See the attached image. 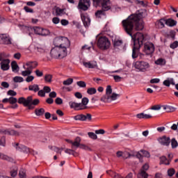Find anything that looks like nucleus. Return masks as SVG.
Returning a JSON list of instances; mask_svg holds the SVG:
<instances>
[{"instance_id":"f257e3e1","label":"nucleus","mask_w":178,"mask_h":178,"mask_svg":"<svg viewBox=\"0 0 178 178\" xmlns=\"http://www.w3.org/2000/svg\"><path fill=\"white\" fill-rule=\"evenodd\" d=\"M147 16V10L144 9L138 10L136 13L131 14L126 19L122 21V25L124 31L128 35L131 37L134 41V47L132 50V58L136 59L138 56V51L141 45L144 42V35L142 33H136L133 35L134 31H140L144 29V22L143 18Z\"/></svg>"},{"instance_id":"f03ea898","label":"nucleus","mask_w":178,"mask_h":178,"mask_svg":"<svg viewBox=\"0 0 178 178\" xmlns=\"http://www.w3.org/2000/svg\"><path fill=\"white\" fill-rule=\"evenodd\" d=\"M119 97H120V95L112 92V86H108L106 89V95L102 97L101 101L102 102L109 104L112 102V101H116Z\"/></svg>"},{"instance_id":"7ed1b4c3","label":"nucleus","mask_w":178,"mask_h":178,"mask_svg":"<svg viewBox=\"0 0 178 178\" xmlns=\"http://www.w3.org/2000/svg\"><path fill=\"white\" fill-rule=\"evenodd\" d=\"M18 104H23L24 106H27L29 109H34V106L40 104V99H35L33 100L32 96H29L26 99L24 97H19Z\"/></svg>"},{"instance_id":"20e7f679","label":"nucleus","mask_w":178,"mask_h":178,"mask_svg":"<svg viewBox=\"0 0 178 178\" xmlns=\"http://www.w3.org/2000/svg\"><path fill=\"white\" fill-rule=\"evenodd\" d=\"M50 55L51 58H54V59H63V58L67 56V51H66L65 48L63 49L59 47H55L51 49Z\"/></svg>"},{"instance_id":"39448f33","label":"nucleus","mask_w":178,"mask_h":178,"mask_svg":"<svg viewBox=\"0 0 178 178\" xmlns=\"http://www.w3.org/2000/svg\"><path fill=\"white\" fill-rule=\"evenodd\" d=\"M97 47L102 51H106L111 48V41L106 36H101L97 40Z\"/></svg>"},{"instance_id":"423d86ee","label":"nucleus","mask_w":178,"mask_h":178,"mask_svg":"<svg viewBox=\"0 0 178 178\" xmlns=\"http://www.w3.org/2000/svg\"><path fill=\"white\" fill-rule=\"evenodd\" d=\"M89 99L87 97H83L81 100V103H76L74 102H70V108L75 109L76 111H82L87 108Z\"/></svg>"},{"instance_id":"0eeeda50","label":"nucleus","mask_w":178,"mask_h":178,"mask_svg":"<svg viewBox=\"0 0 178 178\" xmlns=\"http://www.w3.org/2000/svg\"><path fill=\"white\" fill-rule=\"evenodd\" d=\"M93 6L101 7L104 12L111 10V0H92Z\"/></svg>"},{"instance_id":"6e6552de","label":"nucleus","mask_w":178,"mask_h":178,"mask_svg":"<svg viewBox=\"0 0 178 178\" xmlns=\"http://www.w3.org/2000/svg\"><path fill=\"white\" fill-rule=\"evenodd\" d=\"M13 147H15L17 151H19V152H24V154H32L33 155H37V152L34 150H31L29 147L19 145V143H13Z\"/></svg>"},{"instance_id":"1a4fd4ad","label":"nucleus","mask_w":178,"mask_h":178,"mask_svg":"<svg viewBox=\"0 0 178 178\" xmlns=\"http://www.w3.org/2000/svg\"><path fill=\"white\" fill-rule=\"evenodd\" d=\"M134 66L136 69L140 70V72H147L150 67L149 63L146 61H136Z\"/></svg>"},{"instance_id":"9d476101","label":"nucleus","mask_w":178,"mask_h":178,"mask_svg":"<svg viewBox=\"0 0 178 178\" xmlns=\"http://www.w3.org/2000/svg\"><path fill=\"white\" fill-rule=\"evenodd\" d=\"M155 51V46L152 42H147L144 44L143 52L146 55H152Z\"/></svg>"},{"instance_id":"9b49d317","label":"nucleus","mask_w":178,"mask_h":178,"mask_svg":"<svg viewBox=\"0 0 178 178\" xmlns=\"http://www.w3.org/2000/svg\"><path fill=\"white\" fill-rule=\"evenodd\" d=\"M33 30L34 31L35 33H36L38 35H42L45 37L47 35H49L50 34L49 30L42 29L38 26L33 27Z\"/></svg>"},{"instance_id":"f8f14e48","label":"nucleus","mask_w":178,"mask_h":178,"mask_svg":"<svg viewBox=\"0 0 178 178\" xmlns=\"http://www.w3.org/2000/svg\"><path fill=\"white\" fill-rule=\"evenodd\" d=\"M157 141L164 147H169L170 145V138L169 136H163L157 138Z\"/></svg>"},{"instance_id":"ddd939ff","label":"nucleus","mask_w":178,"mask_h":178,"mask_svg":"<svg viewBox=\"0 0 178 178\" xmlns=\"http://www.w3.org/2000/svg\"><path fill=\"white\" fill-rule=\"evenodd\" d=\"M90 6V0H80L78 8L81 10H88V7Z\"/></svg>"},{"instance_id":"4468645a","label":"nucleus","mask_w":178,"mask_h":178,"mask_svg":"<svg viewBox=\"0 0 178 178\" xmlns=\"http://www.w3.org/2000/svg\"><path fill=\"white\" fill-rule=\"evenodd\" d=\"M1 43L5 45H10L12 44V38L8 34L0 35Z\"/></svg>"},{"instance_id":"2eb2a0df","label":"nucleus","mask_w":178,"mask_h":178,"mask_svg":"<svg viewBox=\"0 0 178 178\" xmlns=\"http://www.w3.org/2000/svg\"><path fill=\"white\" fill-rule=\"evenodd\" d=\"M149 169V165L148 163H145L140 170V172L138 174V178H148V174L145 172V170H148Z\"/></svg>"},{"instance_id":"dca6fc26","label":"nucleus","mask_w":178,"mask_h":178,"mask_svg":"<svg viewBox=\"0 0 178 178\" xmlns=\"http://www.w3.org/2000/svg\"><path fill=\"white\" fill-rule=\"evenodd\" d=\"M74 120H81V122H84L86 120H91L92 116L91 114L88 113L86 115L80 114L74 117Z\"/></svg>"},{"instance_id":"f3484780","label":"nucleus","mask_w":178,"mask_h":178,"mask_svg":"<svg viewBox=\"0 0 178 178\" xmlns=\"http://www.w3.org/2000/svg\"><path fill=\"white\" fill-rule=\"evenodd\" d=\"M61 41V47H58L59 48H65V51H67V48L70 47V41L66 37H60Z\"/></svg>"},{"instance_id":"a211bd4d","label":"nucleus","mask_w":178,"mask_h":178,"mask_svg":"<svg viewBox=\"0 0 178 178\" xmlns=\"http://www.w3.org/2000/svg\"><path fill=\"white\" fill-rule=\"evenodd\" d=\"M81 18L83 23V25L86 27H88V26L90 25V23H91V19H90V17H88V13H81Z\"/></svg>"},{"instance_id":"6ab92c4d","label":"nucleus","mask_w":178,"mask_h":178,"mask_svg":"<svg viewBox=\"0 0 178 178\" xmlns=\"http://www.w3.org/2000/svg\"><path fill=\"white\" fill-rule=\"evenodd\" d=\"M9 63H10V60L9 59L3 60L0 63L1 70H3V71L9 70V67H10Z\"/></svg>"},{"instance_id":"aec40b11","label":"nucleus","mask_w":178,"mask_h":178,"mask_svg":"<svg viewBox=\"0 0 178 178\" xmlns=\"http://www.w3.org/2000/svg\"><path fill=\"white\" fill-rule=\"evenodd\" d=\"M24 66L33 72V69H35L36 66H38V63L36 61H29Z\"/></svg>"},{"instance_id":"412c9836","label":"nucleus","mask_w":178,"mask_h":178,"mask_svg":"<svg viewBox=\"0 0 178 178\" xmlns=\"http://www.w3.org/2000/svg\"><path fill=\"white\" fill-rule=\"evenodd\" d=\"M83 65L84 67H87L88 69H95L97 66V62L95 61H89V62H83Z\"/></svg>"},{"instance_id":"4be33fe9","label":"nucleus","mask_w":178,"mask_h":178,"mask_svg":"<svg viewBox=\"0 0 178 178\" xmlns=\"http://www.w3.org/2000/svg\"><path fill=\"white\" fill-rule=\"evenodd\" d=\"M165 24H166L165 19H161L155 23L156 29H163V27H165Z\"/></svg>"},{"instance_id":"5701e85b","label":"nucleus","mask_w":178,"mask_h":178,"mask_svg":"<svg viewBox=\"0 0 178 178\" xmlns=\"http://www.w3.org/2000/svg\"><path fill=\"white\" fill-rule=\"evenodd\" d=\"M163 84L165 86V87H170V84L175 86V79L173 78H167L166 80L163 82Z\"/></svg>"},{"instance_id":"b1692460","label":"nucleus","mask_w":178,"mask_h":178,"mask_svg":"<svg viewBox=\"0 0 178 178\" xmlns=\"http://www.w3.org/2000/svg\"><path fill=\"white\" fill-rule=\"evenodd\" d=\"M165 24L166 26H168V27H174V26L177 24V22L175 19L169 18L165 19Z\"/></svg>"},{"instance_id":"393cba45","label":"nucleus","mask_w":178,"mask_h":178,"mask_svg":"<svg viewBox=\"0 0 178 178\" xmlns=\"http://www.w3.org/2000/svg\"><path fill=\"white\" fill-rule=\"evenodd\" d=\"M19 29L23 31V33H29V35L30 32L33 31V28L25 25H19Z\"/></svg>"},{"instance_id":"a878e982","label":"nucleus","mask_w":178,"mask_h":178,"mask_svg":"<svg viewBox=\"0 0 178 178\" xmlns=\"http://www.w3.org/2000/svg\"><path fill=\"white\" fill-rule=\"evenodd\" d=\"M70 144L72 145V147H76V148H79V147H80V143H81V138H80V137H76L75 140L73 141H70Z\"/></svg>"},{"instance_id":"bb28decb","label":"nucleus","mask_w":178,"mask_h":178,"mask_svg":"<svg viewBox=\"0 0 178 178\" xmlns=\"http://www.w3.org/2000/svg\"><path fill=\"white\" fill-rule=\"evenodd\" d=\"M29 91H33V92H38L40 91V86L38 84H33L29 86Z\"/></svg>"},{"instance_id":"cd10ccee","label":"nucleus","mask_w":178,"mask_h":178,"mask_svg":"<svg viewBox=\"0 0 178 178\" xmlns=\"http://www.w3.org/2000/svg\"><path fill=\"white\" fill-rule=\"evenodd\" d=\"M24 69H25L24 71L22 72V76H24V77L29 76L31 73H33V71L31 70H29L26 65H23Z\"/></svg>"},{"instance_id":"c85d7f7f","label":"nucleus","mask_w":178,"mask_h":178,"mask_svg":"<svg viewBox=\"0 0 178 178\" xmlns=\"http://www.w3.org/2000/svg\"><path fill=\"white\" fill-rule=\"evenodd\" d=\"M17 166H13L10 168V175L11 177H16L17 176Z\"/></svg>"},{"instance_id":"c756f323","label":"nucleus","mask_w":178,"mask_h":178,"mask_svg":"<svg viewBox=\"0 0 178 178\" xmlns=\"http://www.w3.org/2000/svg\"><path fill=\"white\" fill-rule=\"evenodd\" d=\"M155 65L159 66H165L166 65V60L164 58H160L154 61Z\"/></svg>"},{"instance_id":"7c9ffc66","label":"nucleus","mask_w":178,"mask_h":178,"mask_svg":"<svg viewBox=\"0 0 178 178\" xmlns=\"http://www.w3.org/2000/svg\"><path fill=\"white\" fill-rule=\"evenodd\" d=\"M11 67L14 73H17L19 72V65H17V63L16 61H13L11 63Z\"/></svg>"},{"instance_id":"2f4dec72","label":"nucleus","mask_w":178,"mask_h":178,"mask_svg":"<svg viewBox=\"0 0 178 178\" xmlns=\"http://www.w3.org/2000/svg\"><path fill=\"white\" fill-rule=\"evenodd\" d=\"M160 163L161 165H170V162L165 156L160 157Z\"/></svg>"},{"instance_id":"473e14b6","label":"nucleus","mask_w":178,"mask_h":178,"mask_svg":"<svg viewBox=\"0 0 178 178\" xmlns=\"http://www.w3.org/2000/svg\"><path fill=\"white\" fill-rule=\"evenodd\" d=\"M4 134H8V136H19V132L15 130H5L3 131Z\"/></svg>"},{"instance_id":"72a5a7b5","label":"nucleus","mask_w":178,"mask_h":178,"mask_svg":"<svg viewBox=\"0 0 178 178\" xmlns=\"http://www.w3.org/2000/svg\"><path fill=\"white\" fill-rule=\"evenodd\" d=\"M65 9L63 8H60L59 7L56 8V16H63V15H65L66 13V12H65Z\"/></svg>"},{"instance_id":"f704fd0d","label":"nucleus","mask_w":178,"mask_h":178,"mask_svg":"<svg viewBox=\"0 0 178 178\" xmlns=\"http://www.w3.org/2000/svg\"><path fill=\"white\" fill-rule=\"evenodd\" d=\"M35 113L36 116H42L45 113V110L44 108H37L35 110Z\"/></svg>"},{"instance_id":"c9c22d12","label":"nucleus","mask_w":178,"mask_h":178,"mask_svg":"<svg viewBox=\"0 0 178 178\" xmlns=\"http://www.w3.org/2000/svg\"><path fill=\"white\" fill-rule=\"evenodd\" d=\"M141 152H136L134 154H132V156H136L139 159L140 162H143V154L140 153Z\"/></svg>"},{"instance_id":"e433bc0d","label":"nucleus","mask_w":178,"mask_h":178,"mask_svg":"<svg viewBox=\"0 0 178 178\" xmlns=\"http://www.w3.org/2000/svg\"><path fill=\"white\" fill-rule=\"evenodd\" d=\"M54 44L55 47H61L60 37H57L54 40Z\"/></svg>"},{"instance_id":"4c0bfd02","label":"nucleus","mask_w":178,"mask_h":178,"mask_svg":"<svg viewBox=\"0 0 178 178\" xmlns=\"http://www.w3.org/2000/svg\"><path fill=\"white\" fill-rule=\"evenodd\" d=\"M0 159H3V161H8V162H11L12 161V158L2 153H0Z\"/></svg>"},{"instance_id":"58836bf2","label":"nucleus","mask_w":178,"mask_h":178,"mask_svg":"<svg viewBox=\"0 0 178 178\" xmlns=\"http://www.w3.org/2000/svg\"><path fill=\"white\" fill-rule=\"evenodd\" d=\"M113 42L115 48H118V47H120V45L123 44V41H122V40H113Z\"/></svg>"},{"instance_id":"ea45409f","label":"nucleus","mask_w":178,"mask_h":178,"mask_svg":"<svg viewBox=\"0 0 178 178\" xmlns=\"http://www.w3.org/2000/svg\"><path fill=\"white\" fill-rule=\"evenodd\" d=\"M87 94L89 95H94V94H97V89H95V88H89L87 90Z\"/></svg>"},{"instance_id":"a19ab883","label":"nucleus","mask_w":178,"mask_h":178,"mask_svg":"<svg viewBox=\"0 0 178 178\" xmlns=\"http://www.w3.org/2000/svg\"><path fill=\"white\" fill-rule=\"evenodd\" d=\"M6 58H9V54L5 52L0 53V62L6 60Z\"/></svg>"},{"instance_id":"79ce46f5","label":"nucleus","mask_w":178,"mask_h":178,"mask_svg":"<svg viewBox=\"0 0 178 178\" xmlns=\"http://www.w3.org/2000/svg\"><path fill=\"white\" fill-rule=\"evenodd\" d=\"M163 109L166 111V112H175V108L172 106H164Z\"/></svg>"},{"instance_id":"37998d69","label":"nucleus","mask_w":178,"mask_h":178,"mask_svg":"<svg viewBox=\"0 0 178 178\" xmlns=\"http://www.w3.org/2000/svg\"><path fill=\"white\" fill-rule=\"evenodd\" d=\"M19 178H26L27 175H26V170L22 168L19 170Z\"/></svg>"},{"instance_id":"c03bdc74","label":"nucleus","mask_w":178,"mask_h":178,"mask_svg":"<svg viewBox=\"0 0 178 178\" xmlns=\"http://www.w3.org/2000/svg\"><path fill=\"white\" fill-rule=\"evenodd\" d=\"M63 86H71V84H73V79L69 78L65 81H63Z\"/></svg>"},{"instance_id":"a18cd8bd","label":"nucleus","mask_w":178,"mask_h":178,"mask_svg":"<svg viewBox=\"0 0 178 178\" xmlns=\"http://www.w3.org/2000/svg\"><path fill=\"white\" fill-rule=\"evenodd\" d=\"M14 83H23L24 79L22 76H15L13 78Z\"/></svg>"},{"instance_id":"49530a36","label":"nucleus","mask_w":178,"mask_h":178,"mask_svg":"<svg viewBox=\"0 0 178 178\" xmlns=\"http://www.w3.org/2000/svg\"><path fill=\"white\" fill-rule=\"evenodd\" d=\"M65 154H68L69 155H73L74 156H76V155L77 154V152H76L73 149H66L65 150Z\"/></svg>"},{"instance_id":"de8ad7c7","label":"nucleus","mask_w":178,"mask_h":178,"mask_svg":"<svg viewBox=\"0 0 178 178\" xmlns=\"http://www.w3.org/2000/svg\"><path fill=\"white\" fill-rule=\"evenodd\" d=\"M50 149H52V151H54L57 154H60V155L62 154V151L63 150V149H59L58 147H56L55 146L51 147Z\"/></svg>"},{"instance_id":"09e8293b","label":"nucleus","mask_w":178,"mask_h":178,"mask_svg":"<svg viewBox=\"0 0 178 178\" xmlns=\"http://www.w3.org/2000/svg\"><path fill=\"white\" fill-rule=\"evenodd\" d=\"M171 147L172 149L177 148L178 143L177 140H176V138H172L171 140Z\"/></svg>"},{"instance_id":"8fccbe9b","label":"nucleus","mask_w":178,"mask_h":178,"mask_svg":"<svg viewBox=\"0 0 178 178\" xmlns=\"http://www.w3.org/2000/svg\"><path fill=\"white\" fill-rule=\"evenodd\" d=\"M44 81L46 83H51L52 81V75L47 74L44 76Z\"/></svg>"},{"instance_id":"3c124183","label":"nucleus","mask_w":178,"mask_h":178,"mask_svg":"<svg viewBox=\"0 0 178 178\" xmlns=\"http://www.w3.org/2000/svg\"><path fill=\"white\" fill-rule=\"evenodd\" d=\"M88 136L90 137V138H92V140H97L98 138L97 134H94L93 132H88Z\"/></svg>"},{"instance_id":"603ef678","label":"nucleus","mask_w":178,"mask_h":178,"mask_svg":"<svg viewBox=\"0 0 178 178\" xmlns=\"http://www.w3.org/2000/svg\"><path fill=\"white\" fill-rule=\"evenodd\" d=\"M140 152L142 154V156H145V158H149L151 156L149 152L147 150H140Z\"/></svg>"},{"instance_id":"864d4df0","label":"nucleus","mask_w":178,"mask_h":178,"mask_svg":"<svg viewBox=\"0 0 178 178\" xmlns=\"http://www.w3.org/2000/svg\"><path fill=\"white\" fill-rule=\"evenodd\" d=\"M130 156H133V154H129V152H122V158L123 159H127V158H130Z\"/></svg>"},{"instance_id":"5fc2aeb1","label":"nucleus","mask_w":178,"mask_h":178,"mask_svg":"<svg viewBox=\"0 0 178 178\" xmlns=\"http://www.w3.org/2000/svg\"><path fill=\"white\" fill-rule=\"evenodd\" d=\"M76 84L79 87H81V88H85V87H86L87 84L86 83V82L83 81H79L76 82Z\"/></svg>"},{"instance_id":"6e6d98bb","label":"nucleus","mask_w":178,"mask_h":178,"mask_svg":"<svg viewBox=\"0 0 178 178\" xmlns=\"http://www.w3.org/2000/svg\"><path fill=\"white\" fill-rule=\"evenodd\" d=\"M17 99L16 97H11L9 98V104H10L11 105L17 104Z\"/></svg>"},{"instance_id":"4d7b16f0","label":"nucleus","mask_w":178,"mask_h":178,"mask_svg":"<svg viewBox=\"0 0 178 178\" xmlns=\"http://www.w3.org/2000/svg\"><path fill=\"white\" fill-rule=\"evenodd\" d=\"M168 37L172 40H175V37H176V32L175 31H170L168 33Z\"/></svg>"},{"instance_id":"13d9d810","label":"nucleus","mask_w":178,"mask_h":178,"mask_svg":"<svg viewBox=\"0 0 178 178\" xmlns=\"http://www.w3.org/2000/svg\"><path fill=\"white\" fill-rule=\"evenodd\" d=\"M52 23H54V24H59V23H60V19L58 17H54L52 19Z\"/></svg>"},{"instance_id":"bf43d9fd","label":"nucleus","mask_w":178,"mask_h":178,"mask_svg":"<svg viewBox=\"0 0 178 178\" xmlns=\"http://www.w3.org/2000/svg\"><path fill=\"white\" fill-rule=\"evenodd\" d=\"M79 148H81V149H85L86 151H91V148H90V147L84 144H81V145L79 146Z\"/></svg>"},{"instance_id":"052dcab7","label":"nucleus","mask_w":178,"mask_h":178,"mask_svg":"<svg viewBox=\"0 0 178 178\" xmlns=\"http://www.w3.org/2000/svg\"><path fill=\"white\" fill-rule=\"evenodd\" d=\"M35 73L37 77H42V76H44V73L42 71H40V70H36L35 71Z\"/></svg>"},{"instance_id":"680f3d73","label":"nucleus","mask_w":178,"mask_h":178,"mask_svg":"<svg viewBox=\"0 0 178 178\" xmlns=\"http://www.w3.org/2000/svg\"><path fill=\"white\" fill-rule=\"evenodd\" d=\"M7 94L11 97H16V95H17V93L15 90H8Z\"/></svg>"},{"instance_id":"e2e57ef3","label":"nucleus","mask_w":178,"mask_h":178,"mask_svg":"<svg viewBox=\"0 0 178 178\" xmlns=\"http://www.w3.org/2000/svg\"><path fill=\"white\" fill-rule=\"evenodd\" d=\"M25 80L26 83H31V81L34 80V76L31 75H28Z\"/></svg>"},{"instance_id":"0e129e2a","label":"nucleus","mask_w":178,"mask_h":178,"mask_svg":"<svg viewBox=\"0 0 178 178\" xmlns=\"http://www.w3.org/2000/svg\"><path fill=\"white\" fill-rule=\"evenodd\" d=\"M177 47H178L177 41H175L170 45V47L172 48V49H176V48H177Z\"/></svg>"},{"instance_id":"69168bd1","label":"nucleus","mask_w":178,"mask_h":178,"mask_svg":"<svg viewBox=\"0 0 178 178\" xmlns=\"http://www.w3.org/2000/svg\"><path fill=\"white\" fill-rule=\"evenodd\" d=\"M105 15V13L102 10H98L97 12L95 13V16L97 17H101V16Z\"/></svg>"},{"instance_id":"338daca9","label":"nucleus","mask_w":178,"mask_h":178,"mask_svg":"<svg viewBox=\"0 0 178 178\" xmlns=\"http://www.w3.org/2000/svg\"><path fill=\"white\" fill-rule=\"evenodd\" d=\"M175 173V171L173 168H170L168 170V176H170V177H172V176H173Z\"/></svg>"},{"instance_id":"774afa93","label":"nucleus","mask_w":178,"mask_h":178,"mask_svg":"<svg viewBox=\"0 0 178 178\" xmlns=\"http://www.w3.org/2000/svg\"><path fill=\"white\" fill-rule=\"evenodd\" d=\"M37 49H38V52L42 53V52H45L47 48L44 46H42V47L40 46V47H37Z\"/></svg>"}]
</instances>
